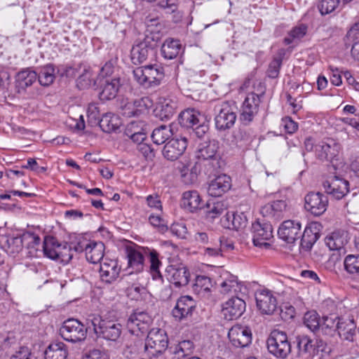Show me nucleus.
<instances>
[{
    "label": "nucleus",
    "mask_w": 359,
    "mask_h": 359,
    "mask_svg": "<svg viewBox=\"0 0 359 359\" xmlns=\"http://www.w3.org/2000/svg\"><path fill=\"white\" fill-rule=\"evenodd\" d=\"M147 124L142 121H133L127 124L124 128V135L127 136L131 133H137L140 131L147 130Z\"/></svg>",
    "instance_id": "5fc2aeb1"
},
{
    "label": "nucleus",
    "mask_w": 359,
    "mask_h": 359,
    "mask_svg": "<svg viewBox=\"0 0 359 359\" xmlns=\"http://www.w3.org/2000/svg\"><path fill=\"white\" fill-rule=\"evenodd\" d=\"M346 44L351 46L355 42H359V22H355L346 34Z\"/></svg>",
    "instance_id": "13d9d810"
},
{
    "label": "nucleus",
    "mask_w": 359,
    "mask_h": 359,
    "mask_svg": "<svg viewBox=\"0 0 359 359\" xmlns=\"http://www.w3.org/2000/svg\"><path fill=\"white\" fill-rule=\"evenodd\" d=\"M165 276L170 283L176 287H181L189 283L190 272L184 265H169L165 269Z\"/></svg>",
    "instance_id": "dca6fc26"
},
{
    "label": "nucleus",
    "mask_w": 359,
    "mask_h": 359,
    "mask_svg": "<svg viewBox=\"0 0 359 359\" xmlns=\"http://www.w3.org/2000/svg\"><path fill=\"white\" fill-rule=\"evenodd\" d=\"M194 348V345L191 340H183L180 341L175 346H170L169 351L174 355H178L179 358H184L189 355Z\"/></svg>",
    "instance_id": "79ce46f5"
},
{
    "label": "nucleus",
    "mask_w": 359,
    "mask_h": 359,
    "mask_svg": "<svg viewBox=\"0 0 359 359\" xmlns=\"http://www.w3.org/2000/svg\"><path fill=\"white\" fill-rule=\"evenodd\" d=\"M246 304L244 300L233 297L223 304L222 313L227 320L238 319L245 311Z\"/></svg>",
    "instance_id": "aec40b11"
},
{
    "label": "nucleus",
    "mask_w": 359,
    "mask_h": 359,
    "mask_svg": "<svg viewBox=\"0 0 359 359\" xmlns=\"http://www.w3.org/2000/svg\"><path fill=\"white\" fill-rule=\"evenodd\" d=\"M205 116L199 111L194 109H187L179 114L178 121L182 127L194 128L204 119Z\"/></svg>",
    "instance_id": "cd10ccee"
},
{
    "label": "nucleus",
    "mask_w": 359,
    "mask_h": 359,
    "mask_svg": "<svg viewBox=\"0 0 359 359\" xmlns=\"http://www.w3.org/2000/svg\"><path fill=\"white\" fill-rule=\"evenodd\" d=\"M151 322L148 313L136 310L128 318L126 326L131 334L138 335L139 332H147Z\"/></svg>",
    "instance_id": "ddd939ff"
},
{
    "label": "nucleus",
    "mask_w": 359,
    "mask_h": 359,
    "mask_svg": "<svg viewBox=\"0 0 359 359\" xmlns=\"http://www.w3.org/2000/svg\"><path fill=\"white\" fill-rule=\"evenodd\" d=\"M295 343L298 348L299 356L307 355L313 357L315 348H313V340L306 335H298L295 337Z\"/></svg>",
    "instance_id": "c9c22d12"
},
{
    "label": "nucleus",
    "mask_w": 359,
    "mask_h": 359,
    "mask_svg": "<svg viewBox=\"0 0 359 359\" xmlns=\"http://www.w3.org/2000/svg\"><path fill=\"white\" fill-rule=\"evenodd\" d=\"M323 187L327 194L337 200L343 198L349 192L348 181L337 175L327 177Z\"/></svg>",
    "instance_id": "9b49d317"
},
{
    "label": "nucleus",
    "mask_w": 359,
    "mask_h": 359,
    "mask_svg": "<svg viewBox=\"0 0 359 359\" xmlns=\"http://www.w3.org/2000/svg\"><path fill=\"white\" fill-rule=\"evenodd\" d=\"M169 340L166 332L162 329H151L147 334L144 349L150 357L157 358L169 350Z\"/></svg>",
    "instance_id": "7ed1b4c3"
},
{
    "label": "nucleus",
    "mask_w": 359,
    "mask_h": 359,
    "mask_svg": "<svg viewBox=\"0 0 359 359\" xmlns=\"http://www.w3.org/2000/svg\"><path fill=\"white\" fill-rule=\"evenodd\" d=\"M117 103L118 116L120 115L124 117L138 116L142 114V109H136L135 104L128 102V99L120 98L119 95L114 96Z\"/></svg>",
    "instance_id": "2f4dec72"
},
{
    "label": "nucleus",
    "mask_w": 359,
    "mask_h": 359,
    "mask_svg": "<svg viewBox=\"0 0 359 359\" xmlns=\"http://www.w3.org/2000/svg\"><path fill=\"white\" fill-rule=\"evenodd\" d=\"M188 139L182 135H175L163 146L162 154L168 161H174L178 159L186 151L188 146Z\"/></svg>",
    "instance_id": "9d476101"
},
{
    "label": "nucleus",
    "mask_w": 359,
    "mask_h": 359,
    "mask_svg": "<svg viewBox=\"0 0 359 359\" xmlns=\"http://www.w3.org/2000/svg\"><path fill=\"white\" fill-rule=\"evenodd\" d=\"M252 242L257 247H269L266 241L273 237V228L269 222L256 221L252 224Z\"/></svg>",
    "instance_id": "2eb2a0df"
},
{
    "label": "nucleus",
    "mask_w": 359,
    "mask_h": 359,
    "mask_svg": "<svg viewBox=\"0 0 359 359\" xmlns=\"http://www.w3.org/2000/svg\"><path fill=\"white\" fill-rule=\"evenodd\" d=\"M172 135L173 133L170 127L161 125L153 130L151 137L154 143L160 145L168 140Z\"/></svg>",
    "instance_id": "a19ab883"
},
{
    "label": "nucleus",
    "mask_w": 359,
    "mask_h": 359,
    "mask_svg": "<svg viewBox=\"0 0 359 359\" xmlns=\"http://www.w3.org/2000/svg\"><path fill=\"white\" fill-rule=\"evenodd\" d=\"M60 243L53 236H46L43 242V251L46 257L55 260L58 258Z\"/></svg>",
    "instance_id": "ea45409f"
},
{
    "label": "nucleus",
    "mask_w": 359,
    "mask_h": 359,
    "mask_svg": "<svg viewBox=\"0 0 359 359\" xmlns=\"http://www.w3.org/2000/svg\"><path fill=\"white\" fill-rule=\"evenodd\" d=\"M83 359H109L107 355L97 349H93L86 353Z\"/></svg>",
    "instance_id": "774afa93"
},
{
    "label": "nucleus",
    "mask_w": 359,
    "mask_h": 359,
    "mask_svg": "<svg viewBox=\"0 0 359 359\" xmlns=\"http://www.w3.org/2000/svg\"><path fill=\"white\" fill-rule=\"evenodd\" d=\"M0 248L9 255H15L22 249L21 236H10L8 235H0Z\"/></svg>",
    "instance_id": "c756f323"
},
{
    "label": "nucleus",
    "mask_w": 359,
    "mask_h": 359,
    "mask_svg": "<svg viewBox=\"0 0 359 359\" xmlns=\"http://www.w3.org/2000/svg\"><path fill=\"white\" fill-rule=\"evenodd\" d=\"M319 224L311 223L306 226L301 235L300 247L305 251H310L320 236Z\"/></svg>",
    "instance_id": "b1692460"
},
{
    "label": "nucleus",
    "mask_w": 359,
    "mask_h": 359,
    "mask_svg": "<svg viewBox=\"0 0 359 359\" xmlns=\"http://www.w3.org/2000/svg\"><path fill=\"white\" fill-rule=\"evenodd\" d=\"M88 327L75 318L65 320L60 329V334L67 341L77 343L83 341L87 336Z\"/></svg>",
    "instance_id": "0eeeda50"
},
{
    "label": "nucleus",
    "mask_w": 359,
    "mask_h": 359,
    "mask_svg": "<svg viewBox=\"0 0 359 359\" xmlns=\"http://www.w3.org/2000/svg\"><path fill=\"white\" fill-rule=\"evenodd\" d=\"M178 107V103L172 99H165L162 104L160 116L162 120L170 119L176 112Z\"/></svg>",
    "instance_id": "de8ad7c7"
},
{
    "label": "nucleus",
    "mask_w": 359,
    "mask_h": 359,
    "mask_svg": "<svg viewBox=\"0 0 359 359\" xmlns=\"http://www.w3.org/2000/svg\"><path fill=\"white\" fill-rule=\"evenodd\" d=\"M219 149V142L215 140L205 142L201 144L198 150V158H202L207 163L204 165H210V161L216 160L217 153Z\"/></svg>",
    "instance_id": "bb28decb"
},
{
    "label": "nucleus",
    "mask_w": 359,
    "mask_h": 359,
    "mask_svg": "<svg viewBox=\"0 0 359 359\" xmlns=\"http://www.w3.org/2000/svg\"><path fill=\"white\" fill-rule=\"evenodd\" d=\"M149 221L152 226L158 227L162 232L167 231L168 229V226L165 224L164 219L159 215H151L149 217Z\"/></svg>",
    "instance_id": "69168bd1"
},
{
    "label": "nucleus",
    "mask_w": 359,
    "mask_h": 359,
    "mask_svg": "<svg viewBox=\"0 0 359 359\" xmlns=\"http://www.w3.org/2000/svg\"><path fill=\"white\" fill-rule=\"evenodd\" d=\"M255 90L247 94L241 109L240 120L243 125H249L258 114L262 98H263L266 86L259 82L257 86L254 85Z\"/></svg>",
    "instance_id": "f257e3e1"
},
{
    "label": "nucleus",
    "mask_w": 359,
    "mask_h": 359,
    "mask_svg": "<svg viewBox=\"0 0 359 359\" xmlns=\"http://www.w3.org/2000/svg\"><path fill=\"white\" fill-rule=\"evenodd\" d=\"M231 187V177L226 175H221L209 183L208 193L212 197H220L226 193Z\"/></svg>",
    "instance_id": "5701e85b"
},
{
    "label": "nucleus",
    "mask_w": 359,
    "mask_h": 359,
    "mask_svg": "<svg viewBox=\"0 0 359 359\" xmlns=\"http://www.w3.org/2000/svg\"><path fill=\"white\" fill-rule=\"evenodd\" d=\"M355 325L353 321H350L348 323L341 321L339 325L338 334L340 337L348 340L353 341V336L355 332Z\"/></svg>",
    "instance_id": "8fccbe9b"
},
{
    "label": "nucleus",
    "mask_w": 359,
    "mask_h": 359,
    "mask_svg": "<svg viewBox=\"0 0 359 359\" xmlns=\"http://www.w3.org/2000/svg\"><path fill=\"white\" fill-rule=\"evenodd\" d=\"M308 32V26L301 23L294 27L289 32L287 36L283 39L285 45L297 44L304 37Z\"/></svg>",
    "instance_id": "58836bf2"
},
{
    "label": "nucleus",
    "mask_w": 359,
    "mask_h": 359,
    "mask_svg": "<svg viewBox=\"0 0 359 359\" xmlns=\"http://www.w3.org/2000/svg\"><path fill=\"white\" fill-rule=\"evenodd\" d=\"M68 347L62 341L50 344L44 352L45 359H67Z\"/></svg>",
    "instance_id": "473e14b6"
},
{
    "label": "nucleus",
    "mask_w": 359,
    "mask_h": 359,
    "mask_svg": "<svg viewBox=\"0 0 359 359\" xmlns=\"http://www.w3.org/2000/svg\"><path fill=\"white\" fill-rule=\"evenodd\" d=\"M269 352L277 358L285 359L291 352V344L285 332L273 330L266 341Z\"/></svg>",
    "instance_id": "39448f33"
},
{
    "label": "nucleus",
    "mask_w": 359,
    "mask_h": 359,
    "mask_svg": "<svg viewBox=\"0 0 359 359\" xmlns=\"http://www.w3.org/2000/svg\"><path fill=\"white\" fill-rule=\"evenodd\" d=\"M256 304L263 314L271 315L278 309L276 298L269 290H262L256 294Z\"/></svg>",
    "instance_id": "412c9836"
},
{
    "label": "nucleus",
    "mask_w": 359,
    "mask_h": 359,
    "mask_svg": "<svg viewBox=\"0 0 359 359\" xmlns=\"http://www.w3.org/2000/svg\"><path fill=\"white\" fill-rule=\"evenodd\" d=\"M228 337L232 345L237 348L247 347L252 342L251 330L241 325H233L229 330Z\"/></svg>",
    "instance_id": "a211bd4d"
},
{
    "label": "nucleus",
    "mask_w": 359,
    "mask_h": 359,
    "mask_svg": "<svg viewBox=\"0 0 359 359\" xmlns=\"http://www.w3.org/2000/svg\"><path fill=\"white\" fill-rule=\"evenodd\" d=\"M137 149L147 160H152L155 157V151L151 145L147 143H140Z\"/></svg>",
    "instance_id": "0e129e2a"
},
{
    "label": "nucleus",
    "mask_w": 359,
    "mask_h": 359,
    "mask_svg": "<svg viewBox=\"0 0 359 359\" xmlns=\"http://www.w3.org/2000/svg\"><path fill=\"white\" fill-rule=\"evenodd\" d=\"M104 245L102 242L89 241L87 247L86 259L93 264L99 262L104 256Z\"/></svg>",
    "instance_id": "e433bc0d"
},
{
    "label": "nucleus",
    "mask_w": 359,
    "mask_h": 359,
    "mask_svg": "<svg viewBox=\"0 0 359 359\" xmlns=\"http://www.w3.org/2000/svg\"><path fill=\"white\" fill-rule=\"evenodd\" d=\"M105 70L106 69H101L96 81L101 89L99 97L102 101L110 100L112 95V76Z\"/></svg>",
    "instance_id": "a878e982"
},
{
    "label": "nucleus",
    "mask_w": 359,
    "mask_h": 359,
    "mask_svg": "<svg viewBox=\"0 0 359 359\" xmlns=\"http://www.w3.org/2000/svg\"><path fill=\"white\" fill-rule=\"evenodd\" d=\"M170 232L179 238H186L188 233L186 226L182 223H174L170 226Z\"/></svg>",
    "instance_id": "e2e57ef3"
},
{
    "label": "nucleus",
    "mask_w": 359,
    "mask_h": 359,
    "mask_svg": "<svg viewBox=\"0 0 359 359\" xmlns=\"http://www.w3.org/2000/svg\"><path fill=\"white\" fill-rule=\"evenodd\" d=\"M164 69H133L137 81L146 88L158 86L164 76Z\"/></svg>",
    "instance_id": "4468645a"
},
{
    "label": "nucleus",
    "mask_w": 359,
    "mask_h": 359,
    "mask_svg": "<svg viewBox=\"0 0 359 359\" xmlns=\"http://www.w3.org/2000/svg\"><path fill=\"white\" fill-rule=\"evenodd\" d=\"M150 265V273L154 280H161L163 283V276L159 271L161 262L158 259V253L155 250H149Z\"/></svg>",
    "instance_id": "37998d69"
},
{
    "label": "nucleus",
    "mask_w": 359,
    "mask_h": 359,
    "mask_svg": "<svg viewBox=\"0 0 359 359\" xmlns=\"http://www.w3.org/2000/svg\"><path fill=\"white\" fill-rule=\"evenodd\" d=\"M214 285L213 280L206 276H197L192 286L194 292L201 298H208Z\"/></svg>",
    "instance_id": "c85d7f7f"
},
{
    "label": "nucleus",
    "mask_w": 359,
    "mask_h": 359,
    "mask_svg": "<svg viewBox=\"0 0 359 359\" xmlns=\"http://www.w3.org/2000/svg\"><path fill=\"white\" fill-rule=\"evenodd\" d=\"M281 126L283 127L285 133L288 134H293L298 129V123L290 116H285L282 118Z\"/></svg>",
    "instance_id": "052dcab7"
},
{
    "label": "nucleus",
    "mask_w": 359,
    "mask_h": 359,
    "mask_svg": "<svg viewBox=\"0 0 359 359\" xmlns=\"http://www.w3.org/2000/svg\"><path fill=\"white\" fill-rule=\"evenodd\" d=\"M112 114L111 113L104 114L98 123L101 130L107 133H110L112 131Z\"/></svg>",
    "instance_id": "680f3d73"
},
{
    "label": "nucleus",
    "mask_w": 359,
    "mask_h": 359,
    "mask_svg": "<svg viewBox=\"0 0 359 359\" xmlns=\"http://www.w3.org/2000/svg\"><path fill=\"white\" fill-rule=\"evenodd\" d=\"M228 204L224 201L209 200L205 204V217L209 220H214L219 217L227 210Z\"/></svg>",
    "instance_id": "7c9ffc66"
},
{
    "label": "nucleus",
    "mask_w": 359,
    "mask_h": 359,
    "mask_svg": "<svg viewBox=\"0 0 359 359\" xmlns=\"http://www.w3.org/2000/svg\"><path fill=\"white\" fill-rule=\"evenodd\" d=\"M121 242L128 260L126 270H128V272L126 274L142 272L144 266L143 249L128 240H123Z\"/></svg>",
    "instance_id": "423d86ee"
},
{
    "label": "nucleus",
    "mask_w": 359,
    "mask_h": 359,
    "mask_svg": "<svg viewBox=\"0 0 359 359\" xmlns=\"http://www.w3.org/2000/svg\"><path fill=\"white\" fill-rule=\"evenodd\" d=\"M22 247L25 246L28 249L37 251L38 247L41 245V238L39 235L26 231L21 236Z\"/></svg>",
    "instance_id": "49530a36"
},
{
    "label": "nucleus",
    "mask_w": 359,
    "mask_h": 359,
    "mask_svg": "<svg viewBox=\"0 0 359 359\" xmlns=\"http://www.w3.org/2000/svg\"><path fill=\"white\" fill-rule=\"evenodd\" d=\"M88 328L93 327V331L100 343L104 345L102 340H104L107 346H111L112 340V319L111 316L104 317L94 313L88 315L86 318Z\"/></svg>",
    "instance_id": "20e7f679"
},
{
    "label": "nucleus",
    "mask_w": 359,
    "mask_h": 359,
    "mask_svg": "<svg viewBox=\"0 0 359 359\" xmlns=\"http://www.w3.org/2000/svg\"><path fill=\"white\" fill-rule=\"evenodd\" d=\"M54 69H44L40 72L38 76L39 82L43 86H48L50 85L54 79Z\"/></svg>",
    "instance_id": "6e6d98bb"
},
{
    "label": "nucleus",
    "mask_w": 359,
    "mask_h": 359,
    "mask_svg": "<svg viewBox=\"0 0 359 359\" xmlns=\"http://www.w3.org/2000/svg\"><path fill=\"white\" fill-rule=\"evenodd\" d=\"M11 359H36L27 347H21L13 354Z\"/></svg>",
    "instance_id": "338daca9"
},
{
    "label": "nucleus",
    "mask_w": 359,
    "mask_h": 359,
    "mask_svg": "<svg viewBox=\"0 0 359 359\" xmlns=\"http://www.w3.org/2000/svg\"><path fill=\"white\" fill-rule=\"evenodd\" d=\"M304 208L311 215L318 217L322 215L328 206V197L321 192L311 191L304 197Z\"/></svg>",
    "instance_id": "f8f14e48"
},
{
    "label": "nucleus",
    "mask_w": 359,
    "mask_h": 359,
    "mask_svg": "<svg viewBox=\"0 0 359 359\" xmlns=\"http://www.w3.org/2000/svg\"><path fill=\"white\" fill-rule=\"evenodd\" d=\"M182 48L180 40L168 39L161 46V54L165 59L172 60L176 57Z\"/></svg>",
    "instance_id": "4c0bfd02"
},
{
    "label": "nucleus",
    "mask_w": 359,
    "mask_h": 359,
    "mask_svg": "<svg viewBox=\"0 0 359 359\" xmlns=\"http://www.w3.org/2000/svg\"><path fill=\"white\" fill-rule=\"evenodd\" d=\"M292 50V47L278 48L272 55V60L269 65V67H280L283 61L289 57Z\"/></svg>",
    "instance_id": "09e8293b"
},
{
    "label": "nucleus",
    "mask_w": 359,
    "mask_h": 359,
    "mask_svg": "<svg viewBox=\"0 0 359 359\" xmlns=\"http://www.w3.org/2000/svg\"><path fill=\"white\" fill-rule=\"evenodd\" d=\"M220 287L222 293H229L232 291L236 292L238 290H240L237 276L227 274V277L220 283Z\"/></svg>",
    "instance_id": "3c124183"
},
{
    "label": "nucleus",
    "mask_w": 359,
    "mask_h": 359,
    "mask_svg": "<svg viewBox=\"0 0 359 359\" xmlns=\"http://www.w3.org/2000/svg\"><path fill=\"white\" fill-rule=\"evenodd\" d=\"M158 37L152 34H146L144 39L135 43L130 51L132 62L135 65L143 63L147 58L149 49L156 46Z\"/></svg>",
    "instance_id": "6e6552de"
},
{
    "label": "nucleus",
    "mask_w": 359,
    "mask_h": 359,
    "mask_svg": "<svg viewBox=\"0 0 359 359\" xmlns=\"http://www.w3.org/2000/svg\"><path fill=\"white\" fill-rule=\"evenodd\" d=\"M278 235L289 244L294 243L302 235V224L296 220L284 221L278 228Z\"/></svg>",
    "instance_id": "f3484780"
},
{
    "label": "nucleus",
    "mask_w": 359,
    "mask_h": 359,
    "mask_svg": "<svg viewBox=\"0 0 359 359\" xmlns=\"http://www.w3.org/2000/svg\"><path fill=\"white\" fill-rule=\"evenodd\" d=\"M342 147L340 143L334 140L328 142H320L316 146L315 156L322 162L339 161Z\"/></svg>",
    "instance_id": "1a4fd4ad"
},
{
    "label": "nucleus",
    "mask_w": 359,
    "mask_h": 359,
    "mask_svg": "<svg viewBox=\"0 0 359 359\" xmlns=\"http://www.w3.org/2000/svg\"><path fill=\"white\" fill-rule=\"evenodd\" d=\"M341 318L336 316H323L320 323V328L316 334L321 333L325 336H334L335 332H338L339 325L341 322Z\"/></svg>",
    "instance_id": "72a5a7b5"
},
{
    "label": "nucleus",
    "mask_w": 359,
    "mask_h": 359,
    "mask_svg": "<svg viewBox=\"0 0 359 359\" xmlns=\"http://www.w3.org/2000/svg\"><path fill=\"white\" fill-rule=\"evenodd\" d=\"M224 225L228 229L238 231L246 227L248 218L244 212H227L225 215Z\"/></svg>",
    "instance_id": "f704fd0d"
},
{
    "label": "nucleus",
    "mask_w": 359,
    "mask_h": 359,
    "mask_svg": "<svg viewBox=\"0 0 359 359\" xmlns=\"http://www.w3.org/2000/svg\"><path fill=\"white\" fill-rule=\"evenodd\" d=\"M196 307V301L191 296H182L177 299L172 311V315L176 320L180 321L191 317Z\"/></svg>",
    "instance_id": "6ab92c4d"
},
{
    "label": "nucleus",
    "mask_w": 359,
    "mask_h": 359,
    "mask_svg": "<svg viewBox=\"0 0 359 359\" xmlns=\"http://www.w3.org/2000/svg\"><path fill=\"white\" fill-rule=\"evenodd\" d=\"M236 103L233 100L224 101L214 107L215 125L218 131L231 128L236 121Z\"/></svg>",
    "instance_id": "f03ea898"
},
{
    "label": "nucleus",
    "mask_w": 359,
    "mask_h": 359,
    "mask_svg": "<svg viewBox=\"0 0 359 359\" xmlns=\"http://www.w3.org/2000/svg\"><path fill=\"white\" fill-rule=\"evenodd\" d=\"M325 244L330 250H340L344 246L343 241L336 233L326 237Z\"/></svg>",
    "instance_id": "4d7b16f0"
},
{
    "label": "nucleus",
    "mask_w": 359,
    "mask_h": 359,
    "mask_svg": "<svg viewBox=\"0 0 359 359\" xmlns=\"http://www.w3.org/2000/svg\"><path fill=\"white\" fill-rule=\"evenodd\" d=\"M320 321L319 314L314 310L309 311L304 314V324L316 334L320 328Z\"/></svg>",
    "instance_id": "c03bdc74"
},
{
    "label": "nucleus",
    "mask_w": 359,
    "mask_h": 359,
    "mask_svg": "<svg viewBox=\"0 0 359 359\" xmlns=\"http://www.w3.org/2000/svg\"><path fill=\"white\" fill-rule=\"evenodd\" d=\"M345 271L353 277L359 276V255H348L344 260Z\"/></svg>",
    "instance_id": "a18cd8bd"
},
{
    "label": "nucleus",
    "mask_w": 359,
    "mask_h": 359,
    "mask_svg": "<svg viewBox=\"0 0 359 359\" xmlns=\"http://www.w3.org/2000/svg\"><path fill=\"white\" fill-rule=\"evenodd\" d=\"M340 0H322L318 8L322 15L332 13L339 6Z\"/></svg>",
    "instance_id": "864d4df0"
},
{
    "label": "nucleus",
    "mask_w": 359,
    "mask_h": 359,
    "mask_svg": "<svg viewBox=\"0 0 359 359\" xmlns=\"http://www.w3.org/2000/svg\"><path fill=\"white\" fill-rule=\"evenodd\" d=\"M287 208V204L285 201L278 200L262 206L260 212L264 217L279 220L283 217V213L286 211Z\"/></svg>",
    "instance_id": "393cba45"
},
{
    "label": "nucleus",
    "mask_w": 359,
    "mask_h": 359,
    "mask_svg": "<svg viewBox=\"0 0 359 359\" xmlns=\"http://www.w3.org/2000/svg\"><path fill=\"white\" fill-rule=\"evenodd\" d=\"M57 252L58 258L56 260H60L62 263L67 264L73 257L72 253V243L69 244L66 242L60 243Z\"/></svg>",
    "instance_id": "603ef678"
},
{
    "label": "nucleus",
    "mask_w": 359,
    "mask_h": 359,
    "mask_svg": "<svg viewBox=\"0 0 359 359\" xmlns=\"http://www.w3.org/2000/svg\"><path fill=\"white\" fill-rule=\"evenodd\" d=\"M180 205L184 210L196 213L203 208V200L196 190L186 191L182 194Z\"/></svg>",
    "instance_id": "4be33fe9"
},
{
    "label": "nucleus",
    "mask_w": 359,
    "mask_h": 359,
    "mask_svg": "<svg viewBox=\"0 0 359 359\" xmlns=\"http://www.w3.org/2000/svg\"><path fill=\"white\" fill-rule=\"evenodd\" d=\"M192 128L196 136L200 139H202L209 131V122L207 121L206 118L204 117V119H203V121L199 122L196 126H195Z\"/></svg>",
    "instance_id": "bf43d9fd"
}]
</instances>
